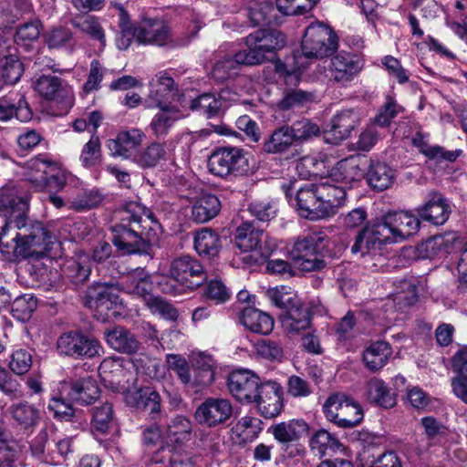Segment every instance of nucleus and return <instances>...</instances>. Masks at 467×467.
<instances>
[{"mask_svg":"<svg viewBox=\"0 0 467 467\" xmlns=\"http://www.w3.org/2000/svg\"><path fill=\"white\" fill-rule=\"evenodd\" d=\"M328 245L327 236L321 232H314L298 239L293 246V263L300 271H319L326 266L322 258Z\"/></svg>","mask_w":467,"mask_h":467,"instance_id":"5","label":"nucleus"},{"mask_svg":"<svg viewBox=\"0 0 467 467\" xmlns=\"http://www.w3.org/2000/svg\"><path fill=\"white\" fill-rule=\"evenodd\" d=\"M242 325L254 333L267 335L274 328V319L267 313L254 307H245L240 315Z\"/></svg>","mask_w":467,"mask_h":467,"instance_id":"31","label":"nucleus"},{"mask_svg":"<svg viewBox=\"0 0 467 467\" xmlns=\"http://www.w3.org/2000/svg\"><path fill=\"white\" fill-rule=\"evenodd\" d=\"M286 44L285 35L275 29L258 30L245 37L246 49L237 52V60L247 66L272 60Z\"/></svg>","mask_w":467,"mask_h":467,"instance_id":"4","label":"nucleus"},{"mask_svg":"<svg viewBox=\"0 0 467 467\" xmlns=\"http://www.w3.org/2000/svg\"><path fill=\"white\" fill-rule=\"evenodd\" d=\"M381 247L379 243L363 228L358 234L356 241L351 247L353 254H360L361 256L366 254H377Z\"/></svg>","mask_w":467,"mask_h":467,"instance_id":"62","label":"nucleus"},{"mask_svg":"<svg viewBox=\"0 0 467 467\" xmlns=\"http://www.w3.org/2000/svg\"><path fill=\"white\" fill-rule=\"evenodd\" d=\"M104 337L112 349L120 353L133 354L140 348V343L135 336L123 327L105 330Z\"/></svg>","mask_w":467,"mask_h":467,"instance_id":"28","label":"nucleus"},{"mask_svg":"<svg viewBox=\"0 0 467 467\" xmlns=\"http://www.w3.org/2000/svg\"><path fill=\"white\" fill-rule=\"evenodd\" d=\"M160 110L152 117L149 130L157 139L166 138L174 129L182 114L175 107L161 105Z\"/></svg>","mask_w":467,"mask_h":467,"instance_id":"26","label":"nucleus"},{"mask_svg":"<svg viewBox=\"0 0 467 467\" xmlns=\"http://www.w3.org/2000/svg\"><path fill=\"white\" fill-rule=\"evenodd\" d=\"M72 26L83 33L89 35L92 38L105 43L104 31L95 16H86L75 17L71 20Z\"/></svg>","mask_w":467,"mask_h":467,"instance_id":"53","label":"nucleus"},{"mask_svg":"<svg viewBox=\"0 0 467 467\" xmlns=\"http://www.w3.org/2000/svg\"><path fill=\"white\" fill-rule=\"evenodd\" d=\"M358 121L357 112L352 109L342 110L332 119L329 130L325 131V140L337 144L349 136Z\"/></svg>","mask_w":467,"mask_h":467,"instance_id":"24","label":"nucleus"},{"mask_svg":"<svg viewBox=\"0 0 467 467\" xmlns=\"http://www.w3.org/2000/svg\"><path fill=\"white\" fill-rule=\"evenodd\" d=\"M193 368L189 373V382L184 386L195 392L210 386L214 380V367L213 359L208 356H201L192 365Z\"/></svg>","mask_w":467,"mask_h":467,"instance_id":"27","label":"nucleus"},{"mask_svg":"<svg viewBox=\"0 0 467 467\" xmlns=\"http://www.w3.org/2000/svg\"><path fill=\"white\" fill-rule=\"evenodd\" d=\"M234 244L243 252L258 249L263 256H267L276 247V244L268 241L267 234L251 222H244L237 227Z\"/></svg>","mask_w":467,"mask_h":467,"instance_id":"10","label":"nucleus"},{"mask_svg":"<svg viewBox=\"0 0 467 467\" xmlns=\"http://www.w3.org/2000/svg\"><path fill=\"white\" fill-rule=\"evenodd\" d=\"M65 271L74 283H83L88 278L91 272L88 256L83 254L79 255L76 260L69 261Z\"/></svg>","mask_w":467,"mask_h":467,"instance_id":"55","label":"nucleus"},{"mask_svg":"<svg viewBox=\"0 0 467 467\" xmlns=\"http://www.w3.org/2000/svg\"><path fill=\"white\" fill-rule=\"evenodd\" d=\"M125 400L128 405L147 413L153 420L160 419L161 416V397L151 387L129 390L125 395Z\"/></svg>","mask_w":467,"mask_h":467,"instance_id":"16","label":"nucleus"},{"mask_svg":"<svg viewBox=\"0 0 467 467\" xmlns=\"http://www.w3.org/2000/svg\"><path fill=\"white\" fill-rule=\"evenodd\" d=\"M363 420V410L360 405L350 398L334 424L340 428H353Z\"/></svg>","mask_w":467,"mask_h":467,"instance_id":"49","label":"nucleus"},{"mask_svg":"<svg viewBox=\"0 0 467 467\" xmlns=\"http://www.w3.org/2000/svg\"><path fill=\"white\" fill-rule=\"evenodd\" d=\"M26 211V202L15 189L0 190V252L8 261L42 257L57 243L43 223L28 220Z\"/></svg>","mask_w":467,"mask_h":467,"instance_id":"1","label":"nucleus"},{"mask_svg":"<svg viewBox=\"0 0 467 467\" xmlns=\"http://www.w3.org/2000/svg\"><path fill=\"white\" fill-rule=\"evenodd\" d=\"M233 406L229 400L223 398H207L194 412L195 420L202 425L216 427L230 419Z\"/></svg>","mask_w":467,"mask_h":467,"instance_id":"11","label":"nucleus"},{"mask_svg":"<svg viewBox=\"0 0 467 467\" xmlns=\"http://www.w3.org/2000/svg\"><path fill=\"white\" fill-rule=\"evenodd\" d=\"M313 100V94L302 89H289L285 92L278 101V107L282 110H288L303 107Z\"/></svg>","mask_w":467,"mask_h":467,"instance_id":"57","label":"nucleus"},{"mask_svg":"<svg viewBox=\"0 0 467 467\" xmlns=\"http://www.w3.org/2000/svg\"><path fill=\"white\" fill-rule=\"evenodd\" d=\"M29 168L39 173L35 176V180L46 185L62 187L66 184V177L59 171L57 165L41 157H37L29 161Z\"/></svg>","mask_w":467,"mask_h":467,"instance_id":"29","label":"nucleus"},{"mask_svg":"<svg viewBox=\"0 0 467 467\" xmlns=\"http://www.w3.org/2000/svg\"><path fill=\"white\" fill-rule=\"evenodd\" d=\"M3 57L5 61L2 66V78L6 84H15L23 75V64L18 57L11 51L6 53Z\"/></svg>","mask_w":467,"mask_h":467,"instance_id":"52","label":"nucleus"},{"mask_svg":"<svg viewBox=\"0 0 467 467\" xmlns=\"http://www.w3.org/2000/svg\"><path fill=\"white\" fill-rule=\"evenodd\" d=\"M36 308V299L31 295L18 296L11 305L13 317L20 321L28 320Z\"/></svg>","mask_w":467,"mask_h":467,"instance_id":"60","label":"nucleus"},{"mask_svg":"<svg viewBox=\"0 0 467 467\" xmlns=\"http://www.w3.org/2000/svg\"><path fill=\"white\" fill-rule=\"evenodd\" d=\"M385 215L386 223L390 228L395 242L404 241L420 230V219L410 212L393 211L386 213Z\"/></svg>","mask_w":467,"mask_h":467,"instance_id":"17","label":"nucleus"},{"mask_svg":"<svg viewBox=\"0 0 467 467\" xmlns=\"http://www.w3.org/2000/svg\"><path fill=\"white\" fill-rule=\"evenodd\" d=\"M265 295L275 306L284 310H287L298 300L292 289L285 285L269 288Z\"/></svg>","mask_w":467,"mask_h":467,"instance_id":"54","label":"nucleus"},{"mask_svg":"<svg viewBox=\"0 0 467 467\" xmlns=\"http://www.w3.org/2000/svg\"><path fill=\"white\" fill-rule=\"evenodd\" d=\"M363 66L362 59L357 55L339 53L330 59L329 80L345 87L358 76Z\"/></svg>","mask_w":467,"mask_h":467,"instance_id":"14","label":"nucleus"},{"mask_svg":"<svg viewBox=\"0 0 467 467\" xmlns=\"http://www.w3.org/2000/svg\"><path fill=\"white\" fill-rule=\"evenodd\" d=\"M295 205L300 215L306 219L319 220L325 218L316 182L305 183L296 190Z\"/></svg>","mask_w":467,"mask_h":467,"instance_id":"18","label":"nucleus"},{"mask_svg":"<svg viewBox=\"0 0 467 467\" xmlns=\"http://www.w3.org/2000/svg\"><path fill=\"white\" fill-rule=\"evenodd\" d=\"M119 285L120 290L143 299L145 303L152 296V280L145 268L138 267L129 272Z\"/></svg>","mask_w":467,"mask_h":467,"instance_id":"23","label":"nucleus"},{"mask_svg":"<svg viewBox=\"0 0 467 467\" xmlns=\"http://www.w3.org/2000/svg\"><path fill=\"white\" fill-rule=\"evenodd\" d=\"M295 144L289 125L275 129L264 142L263 150L267 153H283Z\"/></svg>","mask_w":467,"mask_h":467,"instance_id":"43","label":"nucleus"},{"mask_svg":"<svg viewBox=\"0 0 467 467\" xmlns=\"http://www.w3.org/2000/svg\"><path fill=\"white\" fill-rule=\"evenodd\" d=\"M368 234L382 247L385 244L394 243V236L389 225L386 223V215L383 214L379 221L368 223L364 227Z\"/></svg>","mask_w":467,"mask_h":467,"instance_id":"64","label":"nucleus"},{"mask_svg":"<svg viewBox=\"0 0 467 467\" xmlns=\"http://www.w3.org/2000/svg\"><path fill=\"white\" fill-rule=\"evenodd\" d=\"M14 116L20 121H28L32 119V110L24 97L19 99L16 105L7 101L0 102V120L6 121Z\"/></svg>","mask_w":467,"mask_h":467,"instance_id":"48","label":"nucleus"},{"mask_svg":"<svg viewBox=\"0 0 467 467\" xmlns=\"http://www.w3.org/2000/svg\"><path fill=\"white\" fill-rule=\"evenodd\" d=\"M114 419L112 405L105 402L97 406L93 411L92 425L98 431L106 433L112 426Z\"/></svg>","mask_w":467,"mask_h":467,"instance_id":"58","label":"nucleus"},{"mask_svg":"<svg viewBox=\"0 0 467 467\" xmlns=\"http://www.w3.org/2000/svg\"><path fill=\"white\" fill-rule=\"evenodd\" d=\"M59 391L60 395H65L69 400L80 405H88L99 396V389L91 377L63 382Z\"/></svg>","mask_w":467,"mask_h":467,"instance_id":"19","label":"nucleus"},{"mask_svg":"<svg viewBox=\"0 0 467 467\" xmlns=\"http://www.w3.org/2000/svg\"><path fill=\"white\" fill-rule=\"evenodd\" d=\"M221 210V202L214 194L204 193L197 198L192 206V219L204 223L214 218Z\"/></svg>","mask_w":467,"mask_h":467,"instance_id":"33","label":"nucleus"},{"mask_svg":"<svg viewBox=\"0 0 467 467\" xmlns=\"http://www.w3.org/2000/svg\"><path fill=\"white\" fill-rule=\"evenodd\" d=\"M392 355L390 345L386 341H376L369 344L363 352L366 368L376 372L381 369Z\"/></svg>","mask_w":467,"mask_h":467,"instance_id":"34","label":"nucleus"},{"mask_svg":"<svg viewBox=\"0 0 467 467\" xmlns=\"http://www.w3.org/2000/svg\"><path fill=\"white\" fill-rule=\"evenodd\" d=\"M337 48V36L322 24L311 25L306 29L302 40V53L306 58H321Z\"/></svg>","mask_w":467,"mask_h":467,"instance_id":"7","label":"nucleus"},{"mask_svg":"<svg viewBox=\"0 0 467 467\" xmlns=\"http://www.w3.org/2000/svg\"><path fill=\"white\" fill-rule=\"evenodd\" d=\"M413 146L418 148L419 151L425 155L428 159L441 161L452 162L461 155L462 150H446L439 145H430L428 142V135L421 132H416L411 139Z\"/></svg>","mask_w":467,"mask_h":467,"instance_id":"30","label":"nucleus"},{"mask_svg":"<svg viewBox=\"0 0 467 467\" xmlns=\"http://www.w3.org/2000/svg\"><path fill=\"white\" fill-rule=\"evenodd\" d=\"M295 143L303 142L319 134V127L310 119H304L289 125Z\"/></svg>","mask_w":467,"mask_h":467,"instance_id":"63","label":"nucleus"},{"mask_svg":"<svg viewBox=\"0 0 467 467\" xmlns=\"http://www.w3.org/2000/svg\"><path fill=\"white\" fill-rule=\"evenodd\" d=\"M309 448L316 455L323 457L328 451H341L343 445L334 434L325 429H319L310 436Z\"/></svg>","mask_w":467,"mask_h":467,"instance_id":"38","label":"nucleus"},{"mask_svg":"<svg viewBox=\"0 0 467 467\" xmlns=\"http://www.w3.org/2000/svg\"><path fill=\"white\" fill-rule=\"evenodd\" d=\"M206 278L203 266L196 258L182 255L171 262L169 275H162L158 285L162 293L179 296L197 289Z\"/></svg>","mask_w":467,"mask_h":467,"instance_id":"3","label":"nucleus"},{"mask_svg":"<svg viewBox=\"0 0 467 467\" xmlns=\"http://www.w3.org/2000/svg\"><path fill=\"white\" fill-rule=\"evenodd\" d=\"M192 109L200 110L207 118H213L221 115L223 111V106L219 95L213 93H203L193 99L191 105Z\"/></svg>","mask_w":467,"mask_h":467,"instance_id":"47","label":"nucleus"},{"mask_svg":"<svg viewBox=\"0 0 467 467\" xmlns=\"http://www.w3.org/2000/svg\"><path fill=\"white\" fill-rule=\"evenodd\" d=\"M165 157L166 150L163 144L152 142L135 158V161L142 168H152Z\"/></svg>","mask_w":467,"mask_h":467,"instance_id":"50","label":"nucleus"},{"mask_svg":"<svg viewBox=\"0 0 467 467\" xmlns=\"http://www.w3.org/2000/svg\"><path fill=\"white\" fill-rule=\"evenodd\" d=\"M99 375L107 388L116 389L126 375L123 358L117 357L104 358L99 367Z\"/></svg>","mask_w":467,"mask_h":467,"instance_id":"32","label":"nucleus"},{"mask_svg":"<svg viewBox=\"0 0 467 467\" xmlns=\"http://www.w3.org/2000/svg\"><path fill=\"white\" fill-rule=\"evenodd\" d=\"M149 97L155 107H161L165 101L174 96V80L166 72H159L151 79Z\"/></svg>","mask_w":467,"mask_h":467,"instance_id":"36","label":"nucleus"},{"mask_svg":"<svg viewBox=\"0 0 467 467\" xmlns=\"http://www.w3.org/2000/svg\"><path fill=\"white\" fill-rule=\"evenodd\" d=\"M14 420L23 429L36 426L39 420V410L26 401L13 404L9 408Z\"/></svg>","mask_w":467,"mask_h":467,"instance_id":"45","label":"nucleus"},{"mask_svg":"<svg viewBox=\"0 0 467 467\" xmlns=\"http://www.w3.org/2000/svg\"><path fill=\"white\" fill-rule=\"evenodd\" d=\"M367 397L369 401L385 409L395 406L396 398L385 382L379 379H371L366 387Z\"/></svg>","mask_w":467,"mask_h":467,"instance_id":"42","label":"nucleus"},{"mask_svg":"<svg viewBox=\"0 0 467 467\" xmlns=\"http://www.w3.org/2000/svg\"><path fill=\"white\" fill-rule=\"evenodd\" d=\"M192 436V423L184 416L171 419L167 427V439L174 444L182 445L188 442Z\"/></svg>","mask_w":467,"mask_h":467,"instance_id":"44","label":"nucleus"},{"mask_svg":"<svg viewBox=\"0 0 467 467\" xmlns=\"http://www.w3.org/2000/svg\"><path fill=\"white\" fill-rule=\"evenodd\" d=\"M316 184L325 218L333 216L345 202L347 196L345 185L337 183L329 175L322 178Z\"/></svg>","mask_w":467,"mask_h":467,"instance_id":"15","label":"nucleus"},{"mask_svg":"<svg viewBox=\"0 0 467 467\" xmlns=\"http://www.w3.org/2000/svg\"><path fill=\"white\" fill-rule=\"evenodd\" d=\"M368 184L379 191L389 188L395 181V171L387 163L375 162L369 166L367 172Z\"/></svg>","mask_w":467,"mask_h":467,"instance_id":"41","label":"nucleus"},{"mask_svg":"<svg viewBox=\"0 0 467 467\" xmlns=\"http://www.w3.org/2000/svg\"><path fill=\"white\" fill-rule=\"evenodd\" d=\"M193 245L199 255L203 257H214L220 251L221 239L216 232L204 228L196 233Z\"/></svg>","mask_w":467,"mask_h":467,"instance_id":"40","label":"nucleus"},{"mask_svg":"<svg viewBox=\"0 0 467 467\" xmlns=\"http://www.w3.org/2000/svg\"><path fill=\"white\" fill-rule=\"evenodd\" d=\"M145 133L137 128L120 130L115 139L107 141V147L111 155L122 159L132 157L137 149L141 145Z\"/></svg>","mask_w":467,"mask_h":467,"instance_id":"22","label":"nucleus"},{"mask_svg":"<svg viewBox=\"0 0 467 467\" xmlns=\"http://www.w3.org/2000/svg\"><path fill=\"white\" fill-rule=\"evenodd\" d=\"M33 365L32 354L24 348L15 350L11 356L8 363L10 370L17 375H26Z\"/></svg>","mask_w":467,"mask_h":467,"instance_id":"61","label":"nucleus"},{"mask_svg":"<svg viewBox=\"0 0 467 467\" xmlns=\"http://www.w3.org/2000/svg\"><path fill=\"white\" fill-rule=\"evenodd\" d=\"M308 431V425L303 420L284 421L272 427V434L280 443L296 441Z\"/></svg>","mask_w":467,"mask_h":467,"instance_id":"37","label":"nucleus"},{"mask_svg":"<svg viewBox=\"0 0 467 467\" xmlns=\"http://www.w3.org/2000/svg\"><path fill=\"white\" fill-rule=\"evenodd\" d=\"M43 37L45 44L51 49L72 47L75 45L73 32L64 26L51 27L43 35Z\"/></svg>","mask_w":467,"mask_h":467,"instance_id":"46","label":"nucleus"},{"mask_svg":"<svg viewBox=\"0 0 467 467\" xmlns=\"http://www.w3.org/2000/svg\"><path fill=\"white\" fill-rule=\"evenodd\" d=\"M57 350L61 356L73 358H92L100 356L103 347L94 337L79 331L62 333L57 340Z\"/></svg>","mask_w":467,"mask_h":467,"instance_id":"8","label":"nucleus"},{"mask_svg":"<svg viewBox=\"0 0 467 467\" xmlns=\"http://www.w3.org/2000/svg\"><path fill=\"white\" fill-rule=\"evenodd\" d=\"M119 283L98 282L88 288L85 296V306L94 309L100 316H108V312L120 303Z\"/></svg>","mask_w":467,"mask_h":467,"instance_id":"9","label":"nucleus"},{"mask_svg":"<svg viewBox=\"0 0 467 467\" xmlns=\"http://www.w3.org/2000/svg\"><path fill=\"white\" fill-rule=\"evenodd\" d=\"M35 89L44 99L70 106L72 91L61 78L54 75H42L35 82Z\"/></svg>","mask_w":467,"mask_h":467,"instance_id":"20","label":"nucleus"},{"mask_svg":"<svg viewBox=\"0 0 467 467\" xmlns=\"http://www.w3.org/2000/svg\"><path fill=\"white\" fill-rule=\"evenodd\" d=\"M330 177L338 183L345 185V189L352 182L359 181L363 177V171L354 157L339 161L331 170Z\"/></svg>","mask_w":467,"mask_h":467,"instance_id":"35","label":"nucleus"},{"mask_svg":"<svg viewBox=\"0 0 467 467\" xmlns=\"http://www.w3.org/2000/svg\"><path fill=\"white\" fill-rule=\"evenodd\" d=\"M282 394V388L277 382L263 381L251 404H254L263 417L272 419L278 416L283 409Z\"/></svg>","mask_w":467,"mask_h":467,"instance_id":"12","label":"nucleus"},{"mask_svg":"<svg viewBox=\"0 0 467 467\" xmlns=\"http://www.w3.org/2000/svg\"><path fill=\"white\" fill-rule=\"evenodd\" d=\"M262 383L261 379L253 371L238 369L229 375L227 387L238 401L251 404Z\"/></svg>","mask_w":467,"mask_h":467,"instance_id":"13","label":"nucleus"},{"mask_svg":"<svg viewBox=\"0 0 467 467\" xmlns=\"http://www.w3.org/2000/svg\"><path fill=\"white\" fill-rule=\"evenodd\" d=\"M161 228L153 213L137 202L128 203L113 227L112 243L121 254H150Z\"/></svg>","mask_w":467,"mask_h":467,"instance_id":"2","label":"nucleus"},{"mask_svg":"<svg viewBox=\"0 0 467 467\" xmlns=\"http://www.w3.org/2000/svg\"><path fill=\"white\" fill-rule=\"evenodd\" d=\"M420 219L435 225L443 224L449 218L451 210L443 196L439 192H431L425 204L416 209Z\"/></svg>","mask_w":467,"mask_h":467,"instance_id":"25","label":"nucleus"},{"mask_svg":"<svg viewBox=\"0 0 467 467\" xmlns=\"http://www.w3.org/2000/svg\"><path fill=\"white\" fill-rule=\"evenodd\" d=\"M284 327L290 332H299L306 329L310 325V314L306 307L301 305L300 300L292 305L282 317Z\"/></svg>","mask_w":467,"mask_h":467,"instance_id":"39","label":"nucleus"},{"mask_svg":"<svg viewBox=\"0 0 467 467\" xmlns=\"http://www.w3.org/2000/svg\"><path fill=\"white\" fill-rule=\"evenodd\" d=\"M136 26L139 44L162 47L171 42V30L162 20L147 18Z\"/></svg>","mask_w":467,"mask_h":467,"instance_id":"21","label":"nucleus"},{"mask_svg":"<svg viewBox=\"0 0 467 467\" xmlns=\"http://www.w3.org/2000/svg\"><path fill=\"white\" fill-rule=\"evenodd\" d=\"M208 169L218 177L243 176L249 171L248 159L243 149L223 147L213 151L209 157Z\"/></svg>","mask_w":467,"mask_h":467,"instance_id":"6","label":"nucleus"},{"mask_svg":"<svg viewBox=\"0 0 467 467\" xmlns=\"http://www.w3.org/2000/svg\"><path fill=\"white\" fill-rule=\"evenodd\" d=\"M102 200L103 195L98 189L86 190L69 201V208L82 212L98 206Z\"/></svg>","mask_w":467,"mask_h":467,"instance_id":"56","label":"nucleus"},{"mask_svg":"<svg viewBox=\"0 0 467 467\" xmlns=\"http://www.w3.org/2000/svg\"><path fill=\"white\" fill-rule=\"evenodd\" d=\"M118 9L120 16L121 31L116 39V44L119 49L126 50L134 39L137 41V26L128 23L127 12L121 6H119Z\"/></svg>","mask_w":467,"mask_h":467,"instance_id":"59","label":"nucleus"},{"mask_svg":"<svg viewBox=\"0 0 467 467\" xmlns=\"http://www.w3.org/2000/svg\"><path fill=\"white\" fill-rule=\"evenodd\" d=\"M275 7L269 2L254 4L249 8L248 16L254 26H268L275 22Z\"/></svg>","mask_w":467,"mask_h":467,"instance_id":"51","label":"nucleus"}]
</instances>
